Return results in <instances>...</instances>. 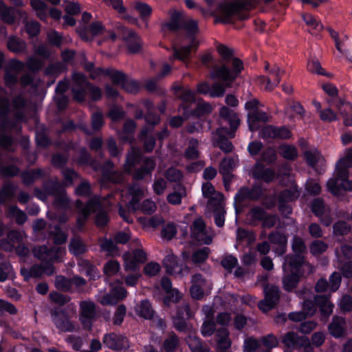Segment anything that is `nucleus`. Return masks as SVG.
<instances>
[{
    "mask_svg": "<svg viewBox=\"0 0 352 352\" xmlns=\"http://www.w3.org/2000/svg\"><path fill=\"white\" fill-rule=\"evenodd\" d=\"M184 21L181 12L175 10L171 14L170 21L166 23V27L171 32H177L182 29Z\"/></svg>",
    "mask_w": 352,
    "mask_h": 352,
    "instance_id": "e433bc0d",
    "label": "nucleus"
},
{
    "mask_svg": "<svg viewBox=\"0 0 352 352\" xmlns=\"http://www.w3.org/2000/svg\"><path fill=\"white\" fill-rule=\"evenodd\" d=\"M282 343L287 349H300L305 352L312 351L310 340L306 336H299L294 331H288L282 338Z\"/></svg>",
    "mask_w": 352,
    "mask_h": 352,
    "instance_id": "0eeeda50",
    "label": "nucleus"
},
{
    "mask_svg": "<svg viewBox=\"0 0 352 352\" xmlns=\"http://www.w3.org/2000/svg\"><path fill=\"white\" fill-rule=\"evenodd\" d=\"M248 4L245 0H222L217 7L219 16L215 19L214 23L230 24L233 23L235 19L247 20L250 16L246 12Z\"/></svg>",
    "mask_w": 352,
    "mask_h": 352,
    "instance_id": "7ed1b4c3",
    "label": "nucleus"
},
{
    "mask_svg": "<svg viewBox=\"0 0 352 352\" xmlns=\"http://www.w3.org/2000/svg\"><path fill=\"white\" fill-rule=\"evenodd\" d=\"M42 187L45 192L52 197H55L60 192H65L63 185L57 178L54 179H50L43 182Z\"/></svg>",
    "mask_w": 352,
    "mask_h": 352,
    "instance_id": "a878e982",
    "label": "nucleus"
},
{
    "mask_svg": "<svg viewBox=\"0 0 352 352\" xmlns=\"http://www.w3.org/2000/svg\"><path fill=\"white\" fill-rule=\"evenodd\" d=\"M182 29L186 31V38L190 39V43L179 48L174 46L173 47V54L170 59V60L177 59L185 63L190 59L192 50L196 51L198 47L199 42L196 36L199 32V26L197 21L189 19L184 21Z\"/></svg>",
    "mask_w": 352,
    "mask_h": 352,
    "instance_id": "20e7f679",
    "label": "nucleus"
},
{
    "mask_svg": "<svg viewBox=\"0 0 352 352\" xmlns=\"http://www.w3.org/2000/svg\"><path fill=\"white\" fill-rule=\"evenodd\" d=\"M69 161L67 153H56L52 155L51 164L55 168L64 169Z\"/></svg>",
    "mask_w": 352,
    "mask_h": 352,
    "instance_id": "a19ab883",
    "label": "nucleus"
},
{
    "mask_svg": "<svg viewBox=\"0 0 352 352\" xmlns=\"http://www.w3.org/2000/svg\"><path fill=\"white\" fill-rule=\"evenodd\" d=\"M217 51L225 63L232 60V68L224 64L217 67L214 72V76L221 80L227 87L237 78L243 69V61L239 58H234L233 50L223 44H218Z\"/></svg>",
    "mask_w": 352,
    "mask_h": 352,
    "instance_id": "f257e3e1",
    "label": "nucleus"
},
{
    "mask_svg": "<svg viewBox=\"0 0 352 352\" xmlns=\"http://www.w3.org/2000/svg\"><path fill=\"white\" fill-rule=\"evenodd\" d=\"M225 214L226 211L223 207L221 206L219 203L215 204L214 206L213 214L214 218V223L217 227L221 228L224 226Z\"/></svg>",
    "mask_w": 352,
    "mask_h": 352,
    "instance_id": "6e6d98bb",
    "label": "nucleus"
},
{
    "mask_svg": "<svg viewBox=\"0 0 352 352\" xmlns=\"http://www.w3.org/2000/svg\"><path fill=\"white\" fill-rule=\"evenodd\" d=\"M311 210L314 216L317 217H322L324 214L325 204L322 198H315L311 202Z\"/></svg>",
    "mask_w": 352,
    "mask_h": 352,
    "instance_id": "603ef678",
    "label": "nucleus"
},
{
    "mask_svg": "<svg viewBox=\"0 0 352 352\" xmlns=\"http://www.w3.org/2000/svg\"><path fill=\"white\" fill-rule=\"evenodd\" d=\"M268 121V115L262 110L249 111L248 113V127L252 132L258 131L261 129V124Z\"/></svg>",
    "mask_w": 352,
    "mask_h": 352,
    "instance_id": "f3484780",
    "label": "nucleus"
},
{
    "mask_svg": "<svg viewBox=\"0 0 352 352\" xmlns=\"http://www.w3.org/2000/svg\"><path fill=\"white\" fill-rule=\"evenodd\" d=\"M109 220L108 213L104 208L96 213L95 224L97 227L104 228L107 226Z\"/></svg>",
    "mask_w": 352,
    "mask_h": 352,
    "instance_id": "774afa93",
    "label": "nucleus"
},
{
    "mask_svg": "<svg viewBox=\"0 0 352 352\" xmlns=\"http://www.w3.org/2000/svg\"><path fill=\"white\" fill-rule=\"evenodd\" d=\"M96 314V307L94 302L82 300L80 302V321L85 329H91Z\"/></svg>",
    "mask_w": 352,
    "mask_h": 352,
    "instance_id": "9b49d317",
    "label": "nucleus"
},
{
    "mask_svg": "<svg viewBox=\"0 0 352 352\" xmlns=\"http://www.w3.org/2000/svg\"><path fill=\"white\" fill-rule=\"evenodd\" d=\"M163 266L168 274H179L182 271L180 259L173 254H168L163 260Z\"/></svg>",
    "mask_w": 352,
    "mask_h": 352,
    "instance_id": "aec40b11",
    "label": "nucleus"
},
{
    "mask_svg": "<svg viewBox=\"0 0 352 352\" xmlns=\"http://www.w3.org/2000/svg\"><path fill=\"white\" fill-rule=\"evenodd\" d=\"M41 24L36 20L27 21L25 23V30L29 38H33L38 36L41 32Z\"/></svg>",
    "mask_w": 352,
    "mask_h": 352,
    "instance_id": "3c124183",
    "label": "nucleus"
},
{
    "mask_svg": "<svg viewBox=\"0 0 352 352\" xmlns=\"http://www.w3.org/2000/svg\"><path fill=\"white\" fill-rule=\"evenodd\" d=\"M102 342L107 347L116 351H121L129 347L127 337L114 332L104 334Z\"/></svg>",
    "mask_w": 352,
    "mask_h": 352,
    "instance_id": "f8f14e48",
    "label": "nucleus"
},
{
    "mask_svg": "<svg viewBox=\"0 0 352 352\" xmlns=\"http://www.w3.org/2000/svg\"><path fill=\"white\" fill-rule=\"evenodd\" d=\"M190 237L193 241L205 245L212 243V238L208 235L206 223L201 217L195 219L190 227Z\"/></svg>",
    "mask_w": 352,
    "mask_h": 352,
    "instance_id": "6e6552de",
    "label": "nucleus"
},
{
    "mask_svg": "<svg viewBox=\"0 0 352 352\" xmlns=\"http://www.w3.org/2000/svg\"><path fill=\"white\" fill-rule=\"evenodd\" d=\"M104 26L100 21L93 22L88 28L79 27L76 29V33L84 41H92L95 36L100 34L104 31Z\"/></svg>",
    "mask_w": 352,
    "mask_h": 352,
    "instance_id": "dca6fc26",
    "label": "nucleus"
},
{
    "mask_svg": "<svg viewBox=\"0 0 352 352\" xmlns=\"http://www.w3.org/2000/svg\"><path fill=\"white\" fill-rule=\"evenodd\" d=\"M327 248V244L323 241L314 240L309 245V251L313 256H317L325 252Z\"/></svg>",
    "mask_w": 352,
    "mask_h": 352,
    "instance_id": "13d9d810",
    "label": "nucleus"
},
{
    "mask_svg": "<svg viewBox=\"0 0 352 352\" xmlns=\"http://www.w3.org/2000/svg\"><path fill=\"white\" fill-rule=\"evenodd\" d=\"M212 106L208 102L199 103L196 108L191 111V115L196 118H200L210 114L212 112Z\"/></svg>",
    "mask_w": 352,
    "mask_h": 352,
    "instance_id": "680f3d73",
    "label": "nucleus"
},
{
    "mask_svg": "<svg viewBox=\"0 0 352 352\" xmlns=\"http://www.w3.org/2000/svg\"><path fill=\"white\" fill-rule=\"evenodd\" d=\"M9 113L10 104L8 99L0 97V123L12 124V127H14L15 124L8 118Z\"/></svg>",
    "mask_w": 352,
    "mask_h": 352,
    "instance_id": "c9c22d12",
    "label": "nucleus"
},
{
    "mask_svg": "<svg viewBox=\"0 0 352 352\" xmlns=\"http://www.w3.org/2000/svg\"><path fill=\"white\" fill-rule=\"evenodd\" d=\"M344 319L339 316H333L332 321L328 326V330L331 336L335 338H340L345 333L344 327Z\"/></svg>",
    "mask_w": 352,
    "mask_h": 352,
    "instance_id": "b1692460",
    "label": "nucleus"
},
{
    "mask_svg": "<svg viewBox=\"0 0 352 352\" xmlns=\"http://www.w3.org/2000/svg\"><path fill=\"white\" fill-rule=\"evenodd\" d=\"M266 214V210L262 207L259 206L252 207L249 212L250 220L252 224L256 225L257 222H261Z\"/></svg>",
    "mask_w": 352,
    "mask_h": 352,
    "instance_id": "09e8293b",
    "label": "nucleus"
},
{
    "mask_svg": "<svg viewBox=\"0 0 352 352\" xmlns=\"http://www.w3.org/2000/svg\"><path fill=\"white\" fill-rule=\"evenodd\" d=\"M302 19L310 28L309 31L311 34L317 36L323 30V25L312 14H304Z\"/></svg>",
    "mask_w": 352,
    "mask_h": 352,
    "instance_id": "7c9ffc66",
    "label": "nucleus"
},
{
    "mask_svg": "<svg viewBox=\"0 0 352 352\" xmlns=\"http://www.w3.org/2000/svg\"><path fill=\"white\" fill-rule=\"evenodd\" d=\"M53 322L57 329L61 331H73L74 325L69 320L66 309L54 307L51 310Z\"/></svg>",
    "mask_w": 352,
    "mask_h": 352,
    "instance_id": "9d476101",
    "label": "nucleus"
},
{
    "mask_svg": "<svg viewBox=\"0 0 352 352\" xmlns=\"http://www.w3.org/2000/svg\"><path fill=\"white\" fill-rule=\"evenodd\" d=\"M234 206L235 209V212L236 214H239L241 211V204L245 200H249V194H248V186H242L241 187L237 192L235 194L234 197Z\"/></svg>",
    "mask_w": 352,
    "mask_h": 352,
    "instance_id": "72a5a7b5",
    "label": "nucleus"
},
{
    "mask_svg": "<svg viewBox=\"0 0 352 352\" xmlns=\"http://www.w3.org/2000/svg\"><path fill=\"white\" fill-rule=\"evenodd\" d=\"M304 276L301 272H290L283 278V289L287 292H292L297 287L300 278Z\"/></svg>",
    "mask_w": 352,
    "mask_h": 352,
    "instance_id": "393cba45",
    "label": "nucleus"
},
{
    "mask_svg": "<svg viewBox=\"0 0 352 352\" xmlns=\"http://www.w3.org/2000/svg\"><path fill=\"white\" fill-rule=\"evenodd\" d=\"M194 316L190 306L186 303L179 306L177 309L175 316L173 317V326L179 332H185L187 330V320L191 319Z\"/></svg>",
    "mask_w": 352,
    "mask_h": 352,
    "instance_id": "1a4fd4ad",
    "label": "nucleus"
},
{
    "mask_svg": "<svg viewBox=\"0 0 352 352\" xmlns=\"http://www.w3.org/2000/svg\"><path fill=\"white\" fill-rule=\"evenodd\" d=\"M7 47L10 52L19 53L25 50V43L16 36H11L8 40Z\"/></svg>",
    "mask_w": 352,
    "mask_h": 352,
    "instance_id": "de8ad7c7",
    "label": "nucleus"
},
{
    "mask_svg": "<svg viewBox=\"0 0 352 352\" xmlns=\"http://www.w3.org/2000/svg\"><path fill=\"white\" fill-rule=\"evenodd\" d=\"M330 298V294L315 295L316 308L319 310L322 320H327L333 313L334 305Z\"/></svg>",
    "mask_w": 352,
    "mask_h": 352,
    "instance_id": "2eb2a0df",
    "label": "nucleus"
},
{
    "mask_svg": "<svg viewBox=\"0 0 352 352\" xmlns=\"http://www.w3.org/2000/svg\"><path fill=\"white\" fill-rule=\"evenodd\" d=\"M76 162L78 164L81 166H92L95 162V160L92 158L87 148L82 147L80 149L79 155L76 159Z\"/></svg>",
    "mask_w": 352,
    "mask_h": 352,
    "instance_id": "5fc2aeb1",
    "label": "nucleus"
},
{
    "mask_svg": "<svg viewBox=\"0 0 352 352\" xmlns=\"http://www.w3.org/2000/svg\"><path fill=\"white\" fill-rule=\"evenodd\" d=\"M68 250L71 254L76 257L85 254L88 248L80 236H74L70 239Z\"/></svg>",
    "mask_w": 352,
    "mask_h": 352,
    "instance_id": "412c9836",
    "label": "nucleus"
},
{
    "mask_svg": "<svg viewBox=\"0 0 352 352\" xmlns=\"http://www.w3.org/2000/svg\"><path fill=\"white\" fill-rule=\"evenodd\" d=\"M198 140L197 139H192L190 141L189 146L186 148L184 152V157L188 160H197L199 157V152L197 149Z\"/></svg>",
    "mask_w": 352,
    "mask_h": 352,
    "instance_id": "8fccbe9b",
    "label": "nucleus"
},
{
    "mask_svg": "<svg viewBox=\"0 0 352 352\" xmlns=\"http://www.w3.org/2000/svg\"><path fill=\"white\" fill-rule=\"evenodd\" d=\"M336 170V177L327 182L329 191L333 195H339L342 190L352 191V180L349 179V170Z\"/></svg>",
    "mask_w": 352,
    "mask_h": 352,
    "instance_id": "39448f33",
    "label": "nucleus"
},
{
    "mask_svg": "<svg viewBox=\"0 0 352 352\" xmlns=\"http://www.w3.org/2000/svg\"><path fill=\"white\" fill-rule=\"evenodd\" d=\"M35 142L38 147L43 148H47L52 144V140L46 133L45 128L36 131Z\"/></svg>",
    "mask_w": 352,
    "mask_h": 352,
    "instance_id": "c03bdc74",
    "label": "nucleus"
},
{
    "mask_svg": "<svg viewBox=\"0 0 352 352\" xmlns=\"http://www.w3.org/2000/svg\"><path fill=\"white\" fill-rule=\"evenodd\" d=\"M16 186L11 182L6 183L0 190V205L4 204L7 200L15 195Z\"/></svg>",
    "mask_w": 352,
    "mask_h": 352,
    "instance_id": "4c0bfd02",
    "label": "nucleus"
},
{
    "mask_svg": "<svg viewBox=\"0 0 352 352\" xmlns=\"http://www.w3.org/2000/svg\"><path fill=\"white\" fill-rule=\"evenodd\" d=\"M75 194L78 197H90L92 196L91 184L87 181L81 182L75 189Z\"/></svg>",
    "mask_w": 352,
    "mask_h": 352,
    "instance_id": "052dcab7",
    "label": "nucleus"
},
{
    "mask_svg": "<svg viewBox=\"0 0 352 352\" xmlns=\"http://www.w3.org/2000/svg\"><path fill=\"white\" fill-rule=\"evenodd\" d=\"M264 298L258 302L263 313H267L276 307L280 298V291L275 285L267 284L263 287Z\"/></svg>",
    "mask_w": 352,
    "mask_h": 352,
    "instance_id": "423d86ee",
    "label": "nucleus"
},
{
    "mask_svg": "<svg viewBox=\"0 0 352 352\" xmlns=\"http://www.w3.org/2000/svg\"><path fill=\"white\" fill-rule=\"evenodd\" d=\"M292 250L294 254L305 256L307 253V246L304 240L299 236H294L292 242Z\"/></svg>",
    "mask_w": 352,
    "mask_h": 352,
    "instance_id": "49530a36",
    "label": "nucleus"
},
{
    "mask_svg": "<svg viewBox=\"0 0 352 352\" xmlns=\"http://www.w3.org/2000/svg\"><path fill=\"white\" fill-rule=\"evenodd\" d=\"M8 127H12V124L0 123V146L6 149L13 144V138L6 133Z\"/></svg>",
    "mask_w": 352,
    "mask_h": 352,
    "instance_id": "f704fd0d",
    "label": "nucleus"
},
{
    "mask_svg": "<svg viewBox=\"0 0 352 352\" xmlns=\"http://www.w3.org/2000/svg\"><path fill=\"white\" fill-rule=\"evenodd\" d=\"M252 177L256 180L262 181L266 184H270L276 179L275 170L266 167L261 161L257 160L252 170Z\"/></svg>",
    "mask_w": 352,
    "mask_h": 352,
    "instance_id": "4468645a",
    "label": "nucleus"
},
{
    "mask_svg": "<svg viewBox=\"0 0 352 352\" xmlns=\"http://www.w3.org/2000/svg\"><path fill=\"white\" fill-rule=\"evenodd\" d=\"M215 331L216 324L214 322L212 317L204 321L201 328V335L204 337L211 336L215 332Z\"/></svg>",
    "mask_w": 352,
    "mask_h": 352,
    "instance_id": "69168bd1",
    "label": "nucleus"
},
{
    "mask_svg": "<svg viewBox=\"0 0 352 352\" xmlns=\"http://www.w3.org/2000/svg\"><path fill=\"white\" fill-rule=\"evenodd\" d=\"M219 116L224 122L228 124L229 128L221 126L217 129L216 133L218 138L215 146L219 148L223 153H229L234 150V146L226 137V135L230 138H233L239 126L240 120L236 113L226 106H223L220 108Z\"/></svg>",
    "mask_w": 352,
    "mask_h": 352,
    "instance_id": "f03ea898",
    "label": "nucleus"
},
{
    "mask_svg": "<svg viewBox=\"0 0 352 352\" xmlns=\"http://www.w3.org/2000/svg\"><path fill=\"white\" fill-rule=\"evenodd\" d=\"M125 112L120 107L114 105L110 108L107 116L114 122L123 120L125 117Z\"/></svg>",
    "mask_w": 352,
    "mask_h": 352,
    "instance_id": "e2e57ef3",
    "label": "nucleus"
},
{
    "mask_svg": "<svg viewBox=\"0 0 352 352\" xmlns=\"http://www.w3.org/2000/svg\"><path fill=\"white\" fill-rule=\"evenodd\" d=\"M45 173L42 168H34L30 170H23L21 173L22 182L24 185L30 186L38 179L45 177Z\"/></svg>",
    "mask_w": 352,
    "mask_h": 352,
    "instance_id": "5701e85b",
    "label": "nucleus"
},
{
    "mask_svg": "<svg viewBox=\"0 0 352 352\" xmlns=\"http://www.w3.org/2000/svg\"><path fill=\"white\" fill-rule=\"evenodd\" d=\"M91 127L94 131H98L100 130L104 124V115L102 112L97 111L93 113L91 115Z\"/></svg>",
    "mask_w": 352,
    "mask_h": 352,
    "instance_id": "0e129e2a",
    "label": "nucleus"
},
{
    "mask_svg": "<svg viewBox=\"0 0 352 352\" xmlns=\"http://www.w3.org/2000/svg\"><path fill=\"white\" fill-rule=\"evenodd\" d=\"M179 337L175 332L171 331L164 340L162 345V350L165 352H175L179 346Z\"/></svg>",
    "mask_w": 352,
    "mask_h": 352,
    "instance_id": "2f4dec72",
    "label": "nucleus"
},
{
    "mask_svg": "<svg viewBox=\"0 0 352 352\" xmlns=\"http://www.w3.org/2000/svg\"><path fill=\"white\" fill-rule=\"evenodd\" d=\"M176 91L179 93V98L182 100L184 109H186V104L193 103L195 100L194 93L190 89H184L181 87H178Z\"/></svg>",
    "mask_w": 352,
    "mask_h": 352,
    "instance_id": "4d7b16f0",
    "label": "nucleus"
},
{
    "mask_svg": "<svg viewBox=\"0 0 352 352\" xmlns=\"http://www.w3.org/2000/svg\"><path fill=\"white\" fill-rule=\"evenodd\" d=\"M116 85L120 86L123 90L130 94H137L140 89V82L134 79L129 78L124 73V78L119 80Z\"/></svg>",
    "mask_w": 352,
    "mask_h": 352,
    "instance_id": "c85d7f7f",
    "label": "nucleus"
},
{
    "mask_svg": "<svg viewBox=\"0 0 352 352\" xmlns=\"http://www.w3.org/2000/svg\"><path fill=\"white\" fill-rule=\"evenodd\" d=\"M329 103L336 108L343 118L352 111V106L351 103L338 96L329 100Z\"/></svg>",
    "mask_w": 352,
    "mask_h": 352,
    "instance_id": "c756f323",
    "label": "nucleus"
},
{
    "mask_svg": "<svg viewBox=\"0 0 352 352\" xmlns=\"http://www.w3.org/2000/svg\"><path fill=\"white\" fill-rule=\"evenodd\" d=\"M155 166V162L152 158H146L144 160L142 166L135 170L133 178L140 181L144 179L146 176L151 175Z\"/></svg>",
    "mask_w": 352,
    "mask_h": 352,
    "instance_id": "4be33fe9",
    "label": "nucleus"
},
{
    "mask_svg": "<svg viewBox=\"0 0 352 352\" xmlns=\"http://www.w3.org/2000/svg\"><path fill=\"white\" fill-rule=\"evenodd\" d=\"M142 157L141 151L138 148L133 147L126 156V164L129 167H133L141 161Z\"/></svg>",
    "mask_w": 352,
    "mask_h": 352,
    "instance_id": "bf43d9fd",
    "label": "nucleus"
},
{
    "mask_svg": "<svg viewBox=\"0 0 352 352\" xmlns=\"http://www.w3.org/2000/svg\"><path fill=\"white\" fill-rule=\"evenodd\" d=\"M165 293L166 295L162 299L164 307H170L172 304L179 302L182 298V294L178 289L172 290Z\"/></svg>",
    "mask_w": 352,
    "mask_h": 352,
    "instance_id": "ea45409f",
    "label": "nucleus"
},
{
    "mask_svg": "<svg viewBox=\"0 0 352 352\" xmlns=\"http://www.w3.org/2000/svg\"><path fill=\"white\" fill-rule=\"evenodd\" d=\"M103 208L101 197L99 195L90 197L89 199L85 203V207L80 211V217L77 221L78 223L83 225L92 213H96Z\"/></svg>",
    "mask_w": 352,
    "mask_h": 352,
    "instance_id": "ddd939ff",
    "label": "nucleus"
},
{
    "mask_svg": "<svg viewBox=\"0 0 352 352\" xmlns=\"http://www.w3.org/2000/svg\"><path fill=\"white\" fill-rule=\"evenodd\" d=\"M272 78L267 79V88L272 90L277 86L280 82V69L275 65L270 70H269Z\"/></svg>",
    "mask_w": 352,
    "mask_h": 352,
    "instance_id": "864d4df0",
    "label": "nucleus"
},
{
    "mask_svg": "<svg viewBox=\"0 0 352 352\" xmlns=\"http://www.w3.org/2000/svg\"><path fill=\"white\" fill-rule=\"evenodd\" d=\"M210 250L208 247L198 249L192 253L191 261L194 264H201L204 263L208 258Z\"/></svg>",
    "mask_w": 352,
    "mask_h": 352,
    "instance_id": "a18cd8bd",
    "label": "nucleus"
},
{
    "mask_svg": "<svg viewBox=\"0 0 352 352\" xmlns=\"http://www.w3.org/2000/svg\"><path fill=\"white\" fill-rule=\"evenodd\" d=\"M134 9L139 13L140 19L144 22H147L153 13L152 7L147 3L140 1L135 2Z\"/></svg>",
    "mask_w": 352,
    "mask_h": 352,
    "instance_id": "473e14b6",
    "label": "nucleus"
},
{
    "mask_svg": "<svg viewBox=\"0 0 352 352\" xmlns=\"http://www.w3.org/2000/svg\"><path fill=\"white\" fill-rule=\"evenodd\" d=\"M124 43L130 54H137L142 48V39L137 33Z\"/></svg>",
    "mask_w": 352,
    "mask_h": 352,
    "instance_id": "37998d69",
    "label": "nucleus"
},
{
    "mask_svg": "<svg viewBox=\"0 0 352 352\" xmlns=\"http://www.w3.org/2000/svg\"><path fill=\"white\" fill-rule=\"evenodd\" d=\"M306 263L305 256H300L299 254H289L285 257L284 264H286L290 272H301L305 274L302 266Z\"/></svg>",
    "mask_w": 352,
    "mask_h": 352,
    "instance_id": "a211bd4d",
    "label": "nucleus"
},
{
    "mask_svg": "<svg viewBox=\"0 0 352 352\" xmlns=\"http://www.w3.org/2000/svg\"><path fill=\"white\" fill-rule=\"evenodd\" d=\"M135 311L140 317L145 320L153 319L155 314L151 302L148 299L142 300L137 305Z\"/></svg>",
    "mask_w": 352,
    "mask_h": 352,
    "instance_id": "bb28decb",
    "label": "nucleus"
},
{
    "mask_svg": "<svg viewBox=\"0 0 352 352\" xmlns=\"http://www.w3.org/2000/svg\"><path fill=\"white\" fill-rule=\"evenodd\" d=\"M280 155L287 160H295L298 157L296 148L290 144H282L279 146Z\"/></svg>",
    "mask_w": 352,
    "mask_h": 352,
    "instance_id": "79ce46f5",
    "label": "nucleus"
},
{
    "mask_svg": "<svg viewBox=\"0 0 352 352\" xmlns=\"http://www.w3.org/2000/svg\"><path fill=\"white\" fill-rule=\"evenodd\" d=\"M302 311L307 314V316H314L316 311V303L315 301V296L313 299L306 298L302 302Z\"/></svg>",
    "mask_w": 352,
    "mask_h": 352,
    "instance_id": "338daca9",
    "label": "nucleus"
},
{
    "mask_svg": "<svg viewBox=\"0 0 352 352\" xmlns=\"http://www.w3.org/2000/svg\"><path fill=\"white\" fill-rule=\"evenodd\" d=\"M50 236L52 238L53 242L56 245L65 244L67 240V234L65 232L59 224L54 226V230L50 232Z\"/></svg>",
    "mask_w": 352,
    "mask_h": 352,
    "instance_id": "58836bf2",
    "label": "nucleus"
},
{
    "mask_svg": "<svg viewBox=\"0 0 352 352\" xmlns=\"http://www.w3.org/2000/svg\"><path fill=\"white\" fill-rule=\"evenodd\" d=\"M34 254L35 257L43 262L45 261H58L59 258L57 249L48 248L45 245L39 246L37 249H35Z\"/></svg>",
    "mask_w": 352,
    "mask_h": 352,
    "instance_id": "6ab92c4d",
    "label": "nucleus"
},
{
    "mask_svg": "<svg viewBox=\"0 0 352 352\" xmlns=\"http://www.w3.org/2000/svg\"><path fill=\"white\" fill-rule=\"evenodd\" d=\"M20 273L26 282H28L32 278H41L43 274V265L34 264L29 269L23 267L21 268Z\"/></svg>",
    "mask_w": 352,
    "mask_h": 352,
    "instance_id": "cd10ccee",
    "label": "nucleus"
}]
</instances>
